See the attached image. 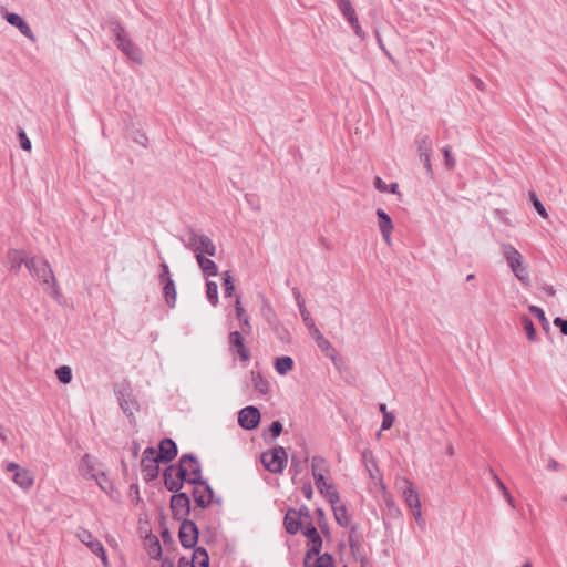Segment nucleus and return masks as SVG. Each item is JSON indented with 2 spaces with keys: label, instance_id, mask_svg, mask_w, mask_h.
Instances as JSON below:
<instances>
[{
  "label": "nucleus",
  "instance_id": "nucleus-64",
  "mask_svg": "<svg viewBox=\"0 0 567 567\" xmlns=\"http://www.w3.org/2000/svg\"><path fill=\"white\" fill-rule=\"evenodd\" d=\"M349 546L353 555L359 550L360 544L352 538V536H349Z\"/></svg>",
  "mask_w": 567,
  "mask_h": 567
},
{
  "label": "nucleus",
  "instance_id": "nucleus-53",
  "mask_svg": "<svg viewBox=\"0 0 567 567\" xmlns=\"http://www.w3.org/2000/svg\"><path fill=\"white\" fill-rule=\"evenodd\" d=\"M395 416L392 412L385 413L383 415L382 424H381V431H385L392 427L394 423Z\"/></svg>",
  "mask_w": 567,
  "mask_h": 567
},
{
  "label": "nucleus",
  "instance_id": "nucleus-9",
  "mask_svg": "<svg viewBox=\"0 0 567 567\" xmlns=\"http://www.w3.org/2000/svg\"><path fill=\"white\" fill-rule=\"evenodd\" d=\"M169 506L174 519H187L186 517L190 514V498L184 492L178 491L174 493L171 497Z\"/></svg>",
  "mask_w": 567,
  "mask_h": 567
},
{
  "label": "nucleus",
  "instance_id": "nucleus-57",
  "mask_svg": "<svg viewBox=\"0 0 567 567\" xmlns=\"http://www.w3.org/2000/svg\"><path fill=\"white\" fill-rule=\"evenodd\" d=\"M161 537L163 539V543L165 545H168V544H174V539L168 530V528H163L162 532H161Z\"/></svg>",
  "mask_w": 567,
  "mask_h": 567
},
{
  "label": "nucleus",
  "instance_id": "nucleus-56",
  "mask_svg": "<svg viewBox=\"0 0 567 567\" xmlns=\"http://www.w3.org/2000/svg\"><path fill=\"white\" fill-rule=\"evenodd\" d=\"M374 187H375L379 192H381V193H386V192H388V185H386V184L384 183V181H383L381 177H379V176H377V177L374 178Z\"/></svg>",
  "mask_w": 567,
  "mask_h": 567
},
{
  "label": "nucleus",
  "instance_id": "nucleus-28",
  "mask_svg": "<svg viewBox=\"0 0 567 567\" xmlns=\"http://www.w3.org/2000/svg\"><path fill=\"white\" fill-rule=\"evenodd\" d=\"M190 567H209V556L204 547H195L192 559L189 560Z\"/></svg>",
  "mask_w": 567,
  "mask_h": 567
},
{
  "label": "nucleus",
  "instance_id": "nucleus-32",
  "mask_svg": "<svg viewBox=\"0 0 567 567\" xmlns=\"http://www.w3.org/2000/svg\"><path fill=\"white\" fill-rule=\"evenodd\" d=\"M402 497L404 498V502L406 503V505L410 508L421 507L419 493L415 487H413V488L408 487V491H403Z\"/></svg>",
  "mask_w": 567,
  "mask_h": 567
},
{
  "label": "nucleus",
  "instance_id": "nucleus-41",
  "mask_svg": "<svg viewBox=\"0 0 567 567\" xmlns=\"http://www.w3.org/2000/svg\"><path fill=\"white\" fill-rule=\"evenodd\" d=\"M336 3L346 20L357 14L350 0H336Z\"/></svg>",
  "mask_w": 567,
  "mask_h": 567
},
{
  "label": "nucleus",
  "instance_id": "nucleus-4",
  "mask_svg": "<svg viewBox=\"0 0 567 567\" xmlns=\"http://www.w3.org/2000/svg\"><path fill=\"white\" fill-rule=\"evenodd\" d=\"M261 463L270 473H282L287 464V452L282 446H276L261 454Z\"/></svg>",
  "mask_w": 567,
  "mask_h": 567
},
{
  "label": "nucleus",
  "instance_id": "nucleus-24",
  "mask_svg": "<svg viewBox=\"0 0 567 567\" xmlns=\"http://www.w3.org/2000/svg\"><path fill=\"white\" fill-rule=\"evenodd\" d=\"M501 248L511 269L520 266V264L523 262V257L514 246H512L511 244H503Z\"/></svg>",
  "mask_w": 567,
  "mask_h": 567
},
{
  "label": "nucleus",
  "instance_id": "nucleus-49",
  "mask_svg": "<svg viewBox=\"0 0 567 567\" xmlns=\"http://www.w3.org/2000/svg\"><path fill=\"white\" fill-rule=\"evenodd\" d=\"M316 513L318 515V525H319L320 529L322 530V533L324 535H329V527H328V523L326 520V515H324L323 509L317 508Z\"/></svg>",
  "mask_w": 567,
  "mask_h": 567
},
{
  "label": "nucleus",
  "instance_id": "nucleus-27",
  "mask_svg": "<svg viewBox=\"0 0 567 567\" xmlns=\"http://www.w3.org/2000/svg\"><path fill=\"white\" fill-rule=\"evenodd\" d=\"M192 494H193L194 502L202 509L207 508L213 502V497H214L213 489H212V495H210L209 493H207L205 491V488L202 491L199 487L196 486L193 488Z\"/></svg>",
  "mask_w": 567,
  "mask_h": 567
},
{
  "label": "nucleus",
  "instance_id": "nucleus-14",
  "mask_svg": "<svg viewBox=\"0 0 567 567\" xmlns=\"http://www.w3.org/2000/svg\"><path fill=\"white\" fill-rule=\"evenodd\" d=\"M260 423V412L254 405L241 409L238 413V424L245 430H254Z\"/></svg>",
  "mask_w": 567,
  "mask_h": 567
},
{
  "label": "nucleus",
  "instance_id": "nucleus-43",
  "mask_svg": "<svg viewBox=\"0 0 567 567\" xmlns=\"http://www.w3.org/2000/svg\"><path fill=\"white\" fill-rule=\"evenodd\" d=\"M223 287L225 297H231L235 290V282L229 270L223 272Z\"/></svg>",
  "mask_w": 567,
  "mask_h": 567
},
{
  "label": "nucleus",
  "instance_id": "nucleus-23",
  "mask_svg": "<svg viewBox=\"0 0 567 567\" xmlns=\"http://www.w3.org/2000/svg\"><path fill=\"white\" fill-rule=\"evenodd\" d=\"M305 567H336L334 559L331 554L324 553L322 555L315 556L313 558H303Z\"/></svg>",
  "mask_w": 567,
  "mask_h": 567
},
{
  "label": "nucleus",
  "instance_id": "nucleus-6",
  "mask_svg": "<svg viewBox=\"0 0 567 567\" xmlns=\"http://www.w3.org/2000/svg\"><path fill=\"white\" fill-rule=\"evenodd\" d=\"M162 462L156 456L155 447H146L142 454L141 470L146 482L157 478L159 473L158 463Z\"/></svg>",
  "mask_w": 567,
  "mask_h": 567
},
{
  "label": "nucleus",
  "instance_id": "nucleus-60",
  "mask_svg": "<svg viewBox=\"0 0 567 567\" xmlns=\"http://www.w3.org/2000/svg\"><path fill=\"white\" fill-rule=\"evenodd\" d=\"M235 310H236V316L239 320H241L245 315V309L243 308L241 303H240V296H237L236 297V306H235Z\"/></svg>",
  "mask_w": 567,
  "mask_h": 567
},
{
  "label": "nucleus",
  "instance_id": "nucleus-62",
  "mask_svg": "<svg viewBox=\"0 0 567 567\" xmlns=\"http://www.w3.org/2000/svg\"><path fill=\"white\" fill-rule=\"evenodd\" d=\"M413 509V516L415 518V522L420 525V526H424L425 525V520L424 518L422 517V514H421V507L419 508H412Z\"/></svg>",
  "mask_w": 567,
  "mask_h": 567
},
{
  "label": "nucleus",
  "instance_id": "nucleus-55",
  "mask_svg": "<svg viewBox=\"0 0 567 567\" xmlns=\"http://www.w3.org/2000/svg\"><path fill=\"white\" fill-rule=\"evenodd\" d=\"M159 267H161V274L158 276V280L159 281H165V280L173 279L171 277L169 267H168L167 264L162 262Z\"/></svg>",
  "mask_w": 567,
  "mask_h": 567
},
{
  "label": "nucleus",
  "instance_id": "nucleus-40",
  "mask_svg": "<svg viewBox=\"0 0 567 567\" xmlns=\"http://www.w3.org/2000/svg\"><path fill=\"white\" fill-rule=\"evenodd\" d=\"M528 310H529V312H530L532 315H534V316L538 319V321H539V323H540L542 328H543L546 332H547V331H549V329H550V324H549L548 319H547V318H546V316H545L544 310H543L542 308L537 307V306H534V305L529 306V307H528Z\"/></svg>",
  "mask_w": 567,
  "mask_h": 567
},
{
  "label": "nucleus",
  "instance_id": "nucleus-48",
  "mask_svg": "<svg viewBox=\"0 0 567 567\" xmlns=\"http://www.w3.org/2000/svg\"><path fill=\"white\" fill-rule=\"evenodd\" d=\"M443 157H444V165L449 171L454 169L456 161L454 156L452 155L451 147L445 146L443 148Z\"/></svg>",
  "mask_w": 567,
  "mask_h": 567
},
{
  "label": "nucleus",
  "instance_id": "nucleus-21",
  "mask_svg": "<svg viewBox=\"0 0 567 567\" xmlns=\"http://www.w3.org/2000/svg\"><path fill=\"white\" fill-rule=\"evenodd\" d=\"M309 455L306 450L298 454H292L291 465L289 472L292 474V478L300 475L308 468Z\"/></svg>",
  "mask_w": 567,
  "mask_h": 567
},
{
  "label": "nucleus",
  "instance_id": "nucleus-42",
  "mask_svg": "<svg viewBox=\"0 0 567 567\" xmlns=\"http://www.w3.org/2000/svg\"><path fill=\"white\" fill-rule=\"evenodd\" d=\"M206 296L212 306H217L218 303V286L215 281L207 280L206 281Z\"/></svg>",
  "mask_w": 567,
  "mask_h": 567
},
{
  "label": "nucleus",
  "instance_id": "nucleus-58",
  "mask_svg": "<svg viewBox=\"0 0 567 567\" xmlns=\"http://www.w3.org/2000/svg\"><path fill=\"white\" fill-rule=\"evenodd\" d=\"M134 141H135L137 144H140V145H142V146H144V147H147L148 138H147V136H146L144 133H142V132H136V135H135V137H134Z\"/></svg>",
  "mask_w": 567,
  "mask_h": 567
},
{
  "label": "nucleus",
  "instance_id": "nucleus-63",
  "mask_svg": "<svg viewBox=\"0 0 567 567\" xmlns=\"http://www.w3.org/2000/svg\"><path fill=\"white\" fill-rule=\"evenodd\" d=\"M240 328L244 333H249L251 331V326L249 323L248 317H245L240 320Z\"/></svg>",
  "mask_w": 567,
  "mask_h": 567
},
{
  "label": "nucleus",
  "instance_id": "nucleus-31",
  "mask_svg": "<svg viewBox=\"0 0 567 567\" xmlns=\"http://www.w3.org/2000/svg\"><path fill=\"white\" fill-rule=\"evenodd\" d=\"M13 481L24 489L29 488L33 484V478L27 470L17 471L13 474Z\"/></svg>",
  "mask_w": 567,
  "mask_h": 567
},
{
  "label": "nucleus",
  "instance_id": "nucleus-1",
  "mask_svg": "<svg viewBox=\"0 0 567 567\" xmlns=\"http://www.w3.org/2000/svg\"><path fill=\"white\" fill-rule=\"evenodd\" d=\"M177 470L179 477H184L186 483L202 486L212 495V486L202 477V466L194 454L187 453L182 455L177 464Z\"/></svg>",
  "mask_w": 567,
  "mask_h": 567
},
{
  "label": "nucleus",
  "instance_id": "nucleus-5",
  "mask_svg": "<svg viewBox=\"0 0 567 567\" xmlns=\"http://www.w3.org/2000/svg\"><path fill=\"white\" fill-rule=\"evenodd\" d=\"M187 248L195 254V257L198 254L210 257L216 255V246L213 240L208 236L198 234L195 230L189 231Z\"/></svg>",
  "mask_w": 567,
  "mask_h": 567
},
{
  "label": "nucleus",
  "instance_id": "nucleus-45",
  "mask_svg": "<svg viewBox=\"0 0 567 567\" xmlns=\"http://www.w3.org/2000/svg\"><path fill=\"white\" fill-rule=\"evenodd\" d=\"M529 199L534 206V208L537 210V213L543 217L547 218V212L543 203L538 199L537 195L534 192L529 193Z\"/></svg>",
  "mask_w": 567,
  "mask_h": 567
},
{
  "label": "nucleus",
  "instance_id": "nucleus-26",
  "mask_svg": "<svg viewBox=\"0 0 567 567\" xmlns=\"http://www.w3.org/2000/svg\"><path fill=\"white\" fill-rule=\"evenodd\" d=\"M196 260L205 277H212L218 274V267L212 259L202 254H198V256H196Z\"/></svg>",
  "mask_w": 567,
  "mask_h": 567
},
{
  "label": "nucleus",
  "instance_id": "nucleus-54",
  "mask_svg": "<svg viewBox=\"0 0 567 567\" xmlns=\"http://www.w3.org/2000/svg\"><path fill=\"white\" fill-rule=\"evenodd\" d=\"M553 323L560 329L563 336H567V319L556 317Z\"/></svg>",
  "mask_w": 567,
  "mask_h": 567
},
{
  "label": "nucleus",
  "instance_id": "nucleus-15",
  "mask_svg": "<svg viewBox=\"0 0 567 567\" xmlns=\"http://www.w3.org/2000/svg\"><path fill=\"white\" fill-rule=\"evenodd\" d=\"M165 487L173 493H177L183 488L185 482L184 477H179L177 464L168 465L163 473Z\"/></svg>",
  "mask_w": 567,
  "mask_h": 567
},
{
  "label": "nucleus",
  "instance_id": "nucleus-10",
  "mask_svg": "<svg viewBox=\"0 0 567 567\" xmlns=\"http://www.w3.org/2000/svg\"><path fill=\"white\" fill-rule=\"evenodd\" d=\"M229 352L233 357H238L243 362H248L251 358L249 349L245 344L244 337L239 331H231L228 336Z\"/></svg>",
  "mask_w": 567,
  "mask_h": 567
},
{
  "label": "nucleus",
  "instance_id": "nucleus-61",
  "mask_svg": "<svg viewBox=\"0 0 567 567\" xmlns=\"http://www.w3.org/2000/svg\"><path fill=\"white\" fill-rule=\"evenodd\" d=\"M491 473H492L493 480L495 481L496 485L502 491V494L504 495L506 492H508L507 487L502 482V480L493 471H491Z\"/></svg>",
  "mask_w": 567,
  "mask_h": 567
},
{
  "label": "nucleus",
  "instance_id": "nucleus-11",
  "mask_svg": "<svg viewBox=\"0 0 567 567\" xmlns=\"http://www.w3.org/2000/svg\"><path fill=\"white\" fill-rule=\"evenodd\" d=\"M115 394L118 400V404L122 411L127 415L132 416L135 411L138 410V402L132 393L130 385H121L115 390Z\"/></svg>",
  "mask_w": 567,
  "mask_h": 567
},
{
  "label": "nucleus",
  "instance_id": "nucleus-7",
  "mask_svg": "<svg viewBox=\"0 0 567 567\" xmlns=\"http://www.w3.org/2000/svg\"><path fill=\"white\" fill-rule=\"evenodd\" d=\"M76 538L84 544L92 554L96 555L101 558L104 567H109V559L106 556V551L102 543L96 539L92 533L83 527H80L76 532Z\"/></svg>",
  "mask_w": 567,
  "mask_h": 567
},
{
  "label": "nucleus",
  "instance_id": "nucleus-22",
  "mask_svg": "<svg viewBox=\"0 0 567 567\" xmlns=\"http://www.w3.org/2000/svg\"><path fill=\"white\" fill-rule=\"evenodd\" d=\"M295 295H296V299H297V303H298V307L300 310L301 318H302L306 327L308 328L309 333L311 334V337L317 336V333H319L320 330L317 328L315 320L310 316V312L307 310V308L305 306V301L301 299L299 292H295Z\"/></svg>",
  "mask_w": 567,
  "mask_h": 567
},
{
  "label": "nucleus",
  "instance_id": "nucleus-52",
  "mask_svg": "<svg viewBox=\"0 0 567 567\" xmlns=\"http://www.w3.org/2000/svg\"><path fill=\"white\" fill-rule=\"evenodd\" d=\"M395 485L402 495H403V491H408V487H410V488L414 487V484L406 477L398 478Z\"/></svg>",
  "mask_w": 567,
  "mask_h": 567
},
{
  "label": "nucleus",
  "instance_id": "nucleus-44",
  "mask_svg": "<svg viewBox=\"0 0 567 567\" xmlns=\"http://www.w3.org/2000/svg\"><path fill=\"white\" fill-rule=\"evenodd\" d=\"M58 380L63 383L68 384L72 381V370L68 365H61L55 371Z\"/></svg>",
  "mask_w": 567,
  "mask_h": 567
},
{
  "label": "nucleus",
  "instance_id": "nucleus-25",
  "mask_svg": "<svg viewBox=\"0 0 567 567\" xmlns=\"http://www.w3.org/2000/svg\"><path fill=\"white\" fill-rule=\"evenodd\" d=\"M159 284L163 286V296L166 301V305L169 308H174L176 305V286L175 281L173 279L159 281Z\"/></svg>",
  "mask_w": 567,
  "mask_h": 567
},
{
  "label": "nucleus",
  "instance_id": "nucleus-18",
  "mask_svg": "<svg viewBox=\"0 0 567 567\" xmlns=\"http://www.w3.org/2000/svg\"><path fill=\"white\" fill-rule=\"evenodd\" d=\"M177 453L178 450L176 443L172 439L165 437L159 442L158 452L156 451V456L162 462L168 463L177 456Z\"/></svg>",
  "mask_w": 567,
  "mask_h": 567
},
{
  "label": "nucleus",
  "instance_id": "nucleus-47",
  "mask_svg": "<svg viewBox=\"0 0 567 567\" xmlns=\"http://www.w3.org/2000/svg\"><path fill=\"white\" fill-rule=\"evenodd\" d=\"M512 271L519 281L527 282L529 280L527 267L524 266L523 262L520 264V266L514 267Z\"/></svg>",
  "mask_w": 567,
  "mask_h": 567
},
{
  "label": "nucleus",
  "instance_id": "nucleus-34",
  "mask_svg": "<svg viewBox=\"0 0 567 567\" xmlns=\"http://www.w3.org/2000/svg\"><path fill=\"white\" fill-rule=\"evenodd\" d=\"M147 554L152 559H161L163 557V550L161 543L156 536L150 538V543L147 545Z\"/></svg>",
  "mask_w": 567,
  "mask_h": 567
},
{
  "label": "nucleus",
  "instance_id": "nucleus-13",
  "mask_svg": "<svg viewBox=\"0 0 567 567\" xmlns=\"http://www.w3.org/2000/svg\"><path fill=\"white\" fill-rule=\"evenodd\" d=\"M327 499L331 504L334 519L341 527H348L350 525V516L344 505H338L340 499L337 491H328Z\"/></svg>",
  "mask_w": 567,
  "mask_h": 567
},
{
  "label": "nucleus",
  "instance_id": "nucleus-46",
  "mask_svg": "<svg viewBox=\"0 0 567 567\" xmlns=\"http://www.w3.org/2000/svg\"><path fill=\"white\" fill-rule=\"evenodd\" d=\"M349 22V24L351 25L354 34L357 37H359L361 40H364L365 39V32L362 30L360 23H359V19H358V16H353L352 18H350L349 20H347Z\"/></svg>",
  "mask_w": 567,
  "mask_h": 567
},
{
  "label": "nucleus",
  "instance_id": "nucleus-59",
  "mask_svg": "<svg viewBox=\"0 0 567 567\" xmlns=\"http://www.w3.org/2000/svg\"><path fill=\"white\" fill-rule=\"evenodd\" d=\"M302 494L303 496L307 498V499H311L312 496H313V489H312V486H311V483L310 482H307L306 484H303L302 488Z\"/></svg>",
  "mask_w": 567,
  "mask_h": 567
},
{
  "label": "nucleus",
  "instance_id": "nucleus-30",
  "mask_svg": "<svg viewBox=\"0 0 567 567\" xmlns=\"http://www.w3.org/2000/svg\"><path fill=\"white\" fill-rule=\"evenodd\" d=\"M293 360L291 357L282 355L278 357L274 361V368L280 375L287 374L293 369Z\"/></svg>",
  "mask_w": 567,
  "mask_h": 567
},
{
  "label": "nucleus",
  "instance_id": "nucleus-19",
  "mask_svg": "<svg viewBox=\"0 0 567 567\" xmlns=\"http://www.w3.org/2000/svg\"><path fill=\"white\" fill-rule=\"evenodd\" d=\"M302 513H297L296 509H289L284 518L285 529L290 535H296L303 526L301 523Z\"/></svg>",
  "mask_w": 567,
  "mask_h": 567
},
{
  "label": "nucleus",
  "instance_id": "nucleus-17",
  "mask_svg": "<svg viewBox=\"0 0 567 567\" xmlns=\"http://www.w3.org/2000/svg\"><path fill=\"white\" fill-rule=\"evenodd\" d=\"M29 259L24 250L9 249L6 256V265L11 272L17 274L22 265L27 266Z\"/></svg>",
  "mask_w": 567,
  "mask_h": 567
},
{
  "label": "nucleus",
  "instance_id": "nucleus-36",
  "mask_svg": "<svg viewBox=\"0 0 567 567\" xmlns=\"http://www.w3.org/2000/svg\"><path fill=\"white\" fill-rule=\"evenodd\" d=\"M362 458H363L364 463L367 464V468H368L370 477L375 478L374 472L378 473L379 467H378V464L374 460L372 452L370 450H364L362 453Z\"/></svg>",
  "mask_w": 567,
  "mask_h": 567
},
{
  "label": "nucleus",
  "instance_id": "nucleus-8",
  "mask_svg": "<svg viewBox=\"0 0 567 567\" xmlns=\"http://www.w3.org/2000/svg\"><path fill=\"white\" fill-rule=\"evenodd\" d=\"M199 529L190 519L181 520L178 537L181 545L186 549H194L198 542Z\"/></svg>",
  "mask_w": 567,
  "mask_h": 567
},
{
  "label": "nucleus",
  "instance_id": "nucleus-50",
  "mask_svg": "<svg viewBox=\"0 0 567 567\" xmlns=\"http://www.w3.org/2000/svg\"><path fill=\"white\" fill-rule=\"evenodd\" d=\"M282 430L284 426L280 421H274L268 429L272 440L278 437L282 433Z\"/></svg>",
  "mask_w": 567,
  "mask_h": 567
},
{
  "label": "nucleus",
  "instance_id": "nucleus-20",
  "mask_svg": "<svg viewBox=\"0 0 567 567\" xmlns=\"http://www.w3.org/2000/svg\"><path fill=\"white\" fill-rule=\"evenodd\" d=\"M378 217V226L382 234L383 239L390 244L391 243V233L393 230V221L388 213H385L382 208L377 209Z\"/></svg>",
  "mask_w": 567,
  "mask_h": 567
},
{
  "label": "nucleus",
  "instance_id": "nucleus-16",
  "mask_svg": "<svg viewBox=\"0 0 567 567\" xmlns=\"http://www.w3.org/2000/svg\"><path fill=\"white\" fill-rule=\"evenodd\" d=\"M4 18L9 24L16 27L25 38L32 42L37 41L32 29L20 14L14 12H7Z\"/></svg>",
  "mask_w": 567,
  "mask_h": 567
},
{
  "label": "nucleus",
  "instance_id": "nucleus-2",
  "mask_svg": "<svg viewBox=\"0 0 567 567\" xmlns=\"http://www.w3.org/2000/svg\"><path fill=\"white\" fill-rule=\"evenodd\" d=\"M27 268L33 277L42 281L43 285L52 287L54 292L58 293V282L47 259L31 257L27 262Z\"/></svg>",
  "mask_w": 567,
  "mask_h": 567
},
{
  "label": "nucleus",
  "instance_id": "nucleus-38",
  "mask_svg": "<svg viewBox=\"0 0 567 567\" xmlns=\"http://www.w3.org/2000/svg\"><path fill=\"white\" fill-rule=\"evenodd\" d=\"M315 478V484L319 491L320 494H324L327 496L328 491H337L333 486V484L327 483L324 478V474L318 473L316 475H312Z\"/></svg>",
  "mask_w": 567,
  "mask_h": 567
},
{
  "label": "nucleus",
  "instance_id": "nucleus-37",
  "mask_svg": "<svg viewBox=\"0 0 567 567\" xmlns=\"http://www.w3.org/2000/svg\"><path fill=\"white\" fill-rule=\"evenodd\" d=\"M520 323L526 332L527 339L529 341H536L537 332L532 319L527 316H522Z\"/></svg>",
  "mask_w": 567,
  "mask_h": 567
},
{
  "label": "nucleus",
  "instance_id": "nucleus-39",
  "mask_svg": "<svg viewBox=\"0 0 567 567\" xmlns=\"http://www.w3.org/2000/svg\"><path fill=\"white\" fill-rule=\"evenodd\" d=\"M311 471L312 475H316L318 473L324 474L329 472V466L322 456H313L311 461Z\"/></svg>",
  "mask_w": 567,
  "mask_h": 567
},
{
  "label": "nucleus",
  "instance_id": "nucleus-3",
  "mask_svg": "<svg viewBox=\"0 0 567 567\" xmlns=\"http://www.w3.org/2000/svg\"><path fill=\"white\" fill-rule=\"evenodd\" d=\"M110 29L115 35V42L117 48L131 60L135 62L141 61V51L140 49L131 41L125 29L122 24L116 21H110Z\"/></svg>",
  "mask_w": 567,
  "mask_h": 567
},
{
  "label": "nucleus",
  "instance_id": "nucleus-12",
  "mask_svg": "<svg viewBox=\"0 0 567 567\" xmlns=\"http://www.w3.org/2000/svg\"><path fill=\"white\" fill-rule=\"evenodd\" d=\"M302 534L308 538L310 548L306 551L307 558L318 556L322 548V538L311 522H308L301 529Z\"/></svg>",
  "mask_w": 567,
  "mask_h": 567
},
{
  "label": "nucleus",
  "instance_id": "nucleus-33",
  "mask_svg": "<svg viewBox=\"0 0 567 567\" xmlns=\"http://www.w3.org/2000/svg\"><path fill=\"white\" fill-rule=\"evenodd\" d=\"M251 375H252V382H254L255 390L261 394H267L269 392L268 380H266L259 372L252 371Z\"/></svg>",
  "mask_w": 567,
  "mask_h": 567
},
{
  "label": "nucleus",
  "instance_id": "nucleus-51",
  "mask_svg": "<svg viewBox=\"0 0 567 567\" xmlns=\"http://www.w3.org/2000/svg\"><path fill=\"white\" fill-rule=\"evenodd\" d=\"M18 137L20 141L21 148L24 151H30L31 150V141L29 140V137L27 136V134L23 130H20L18 132Z\"/></svg>",
  "mask_w": 567,
  "mask_h": 567
},
{
  "label": "nucleus",
  "instance_id": "nucleus-29",
  "mask_svg": "<svg viewBox=\"0 0 567 567\" xmlns=\"http://www.w3.org/2000/svg\"><path fill=\"white\" fill-rule=\"evenodd\" d=\"M318 348L330 359L334 360L337 350L331 344V342L323 337L321 332L317 333V336H312Z\"/></svg>",
  "mask_w": 567,
  "mask_h": 567
},
{
  "label": "nucleus",
  "instance_id": "nucleus-35",
  "mask_svg": "<svg viewBox=\"0 0 567 567\" xmlns=\"http://www.w3.org/2000/svg\"><path fill=\"white\" fill-rule=\"evenodd\" d=\"M419 155L432 153V141L429 135H417L415 138Z\"/></svg>",
  "mask_w": 567,
  "mask_h": 567
}]
</instances>
